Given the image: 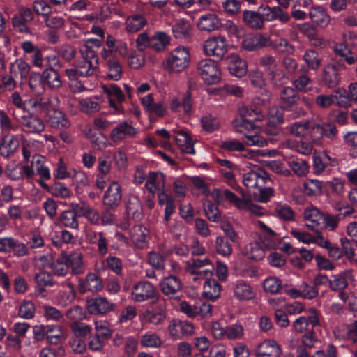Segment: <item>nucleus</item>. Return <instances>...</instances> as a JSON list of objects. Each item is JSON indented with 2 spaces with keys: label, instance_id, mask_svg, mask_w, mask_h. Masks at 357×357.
<instances>
[{
  "label": "nucleus",
  "instance_id": "obj_1",
  "mask_svg": "<svg viewBox=\"0 0 357 357\" xmlns=\"http://www.w3.org/2000/svg\"><path fill=\"white\" fill-rule=\"evenodd\" d=\"M289 132L296 137L303 138L307 135L316 146H322L324 138L335 140L338 130L333 123H317L309 120L295 122L289 128Z\"/></svg>",
  "mask_w": 357,
  "mask_h": 357
},
{
  "label": "nucleus",
  "instance_id": "obj_2",
  "mask_svg": "<svg viewBox=\"0 0 357 357\" xmlns=\"http://www.w3.org/2000/svg\"><path fill=\"white\" fill-rule=\"evenodd\" d=\"M299 100V93L292 87H284L280 93V107L283 111L292 112L293 119L303 116L306 113L304 108L297 106Z\"/></svg>",
  "mask_w": 357,
  "mask_h": 357
},
{
  "label": "nucleus",
  "instance_id": "obj_3",
  "mask_svg": "<svg viewBox=\"0 0 357 357\" xmlns=\"http://www.w3.org/2000/svg\"><path fill=\"white\" fill-rule=\"evenodd\" d=\"M190 54L186 47H178L171 52L166 59L165 68L173 72H181L188 67Z\"/></svg>",
  "mask_w": 357,
  "mask_h": 357
},
{
  "label": "nucleus",
  "instance_id": "obj_4",
  "mask_svg": "<svg viewBox=\"0 0 357 357\" xmlns=\"http://www.w3.org/2000/svg\"><path fill=\"white\" fill-rule=\"evenodd\" d=\"M199 74L207 84H216L220 82L221 72L218 64L212 59H204L197 64Z\"/></svg>",
  "mask_w": 357,
  "mask_h": 357
},
{
  "label": "nucleus",
  "instance_id": "obj_5",
  "mask_svg": "<svg viewBox=\"0 0 357 357\" xmlns=\"http://www.w3.org/2000/svg\"><path fill=\"white\" fill-rule=\"evenodd\" d=\"M344 64L340 61L336 63H328L324 66L322 70L321 80L324 86L328 89H333L337 86L341 81V77L339 71L345 69Z\"/></svg>",
  "mask_w": 357,
  "mask_h": 357
},
{
  "label": "nucleus",
  "instance_id": "obj_6",
  "mask_svg": "<svg viewBox=\"0 0 357 357\" xmlns=\"http://www.w3.org/2000/svg\"><path fill=\"white\" fill-rule=\"evenodd\" d=\"M204 53L208 56H213L220 60L227 52L226 39L222 36L208 38L204 45Z\"/></svg>",
  "mask_w": 357,
  "mask_h": 357
},
{
  "label": "nucleus",
  "instance_id": "obj_7",
  "mask_svg": "<svg viewBox=\"0 0 357 357\" xmlns=\"http://www.w3.org/2000/svg\"><path fill=\"white\" fill-rule=\"evenodd\" d=\"M258 11L261 17L262 22L279 21L282 24H287L291 20V16L280 6L271 7L268 5H261Z\"/></svg>",
  "mask_w": 357,
  "mask_h": 357
},
{
  "label": "nucleus",
  "instance_id": "obj_8",
  "mask_svg": "<svg viewBox=\"0 0 357 357\" xmlns=\"http://www.w3.org/2000/svg\"><path fill=\"white\" fill-rule=\"evenodd\" d=\"M159 300L160 295L155 287L148 281H140L134 284L132 289V298L136 302H144L156 297Z\"/></svg>",
  "mask_w": 357,
  "mask_h": 357
},
{
  "label": "nucleus",
  "instance_id": "obj_9",
  "mask_svg": "<svg viewBox=\"0 0 357 357\" xmlns=\"http://www.w3.org/2000/svg\"><path fill=\"white\" fill-rule=\"evenodd\" d=\"M310 315L300 317L292 323L293 331L296 333L307 332L320 324L318 312L315 308L309 310Z\"/></svg>",
  "mask_w": 357,
  "mask_h": 357
},
{
  "label": "nucleus",
  "instance_id": "obj_10",
  "mask_svg": "<svg viewBox=\"0 0 357 357\" xmlns=\"http://www.w3.org/2000/svg\"><path fill=\"white\" fill-rule=\"evenodd\" d=\"M34 18L33 14L31 8L26 7H21L19 8L17 13L15 14L11 19V23L16 31L22 33H30V29L27 26Z\"/></svg>",
  "mask_w": 357,
  "mask_h": 357
},
{
  "label": "nucleus",
  "instance_id": "obj_11",
  "mask_svg": "<svg viewBox=\"0 0 357 357\" xmlns=\"http://www.w3.org/2000/svg\"><path fill=\"white\" fill-rule=\"evenodd\" d=\"M80 52L82 60L77 61L76 66L81 76L89 77L94 75L99 66L98 54H93L91 52L89 53Z\"/></svg>",
  "mask_w": 357,
  "mask_h": 357
},
{
  "label": "nucleus",
  "instance_id": "obj_12",
  "mask_svg": "<svg viewBox=\"0 0 357 357\" xmlns=\"http://www.w3.org/2000/svg\"><path fill=\"white\" fill-rule=\"evenodd\" d=\"M271 45L270 37L260 33L248 35L241 41V47L249 52L257 51Z\"/></svg>",
  "mask_w": 357,
  "mask_h": 357
},
{
  "label": "nucleus",
  "instance_id": "obj_13",
  "mask_svg": "<svg viewBox=\"0 0 357 357\" xmlns=\"http://www.w3.org/2000/svg\"><path fill=\"white\" fill-rule=\"evenodd\" d=\"M211 196L216 203H220L224 198L228 199L231 203L235 204L238 208L248 207L251 200L243 197V199L238 198L234 192L229 190H225L222 192L219 189H214L211 192Z\"/></svg>",
  "mask_w": 357,
  "mask_h": 357
},
{
  "label": "nucleus",
  "instance_id": "obj_14",
  "mask_svg": "<svg viewBox=\"0 0 357 357\" xmlns=\"http://www.w3.org/2000/svg\"><path fill=\"white\" fill-rule=\"evenodd\" d=\"M160 291L169 298L177 297L183 288L181 280L175 275L164 278L159 284Z\"/></svg>",
  "mask_w": 357,
  "mask_h": 357
},
{
  "label": "nucleus",
  "instance_id": "obj_15",
  "mask_svg": "<svg viewBox=\"0 0 357 357\" xmlns=\"http://www.w3.org/2000/svg\"><path fill=\"white\" fill-rule=\"evenodd\" d=\"M270 181L268 173L262 169L252 170L243 174V182L248 188L255 190L262 184H266Z\"/></svg>",
  "mask_w": 357,
  "mask_h": 357
},
{
  "label": "nucleus",
  "instance_id": "obj_16",
  "mask_svg": "<svg viewBox=\"0 0 357 357\" xmlns=\"http://www.w3.org/2000/svg\"><path fill=\"white\" fill-rule=\"evenodd\" d=\"M21 123L23 130L28 133H40L45 129V124L42 119L36 116L29 114H22L17 118Z\"/></svg>",
  "mask_w": 357,
  "mask_h": 357
},
{
  "label": "nucleus",
  "instance_id": "obj_17",
  "mask_svg": "<svg viewBox=\"0 0 357 357\" xmlns=\"http://www.w3.org/2000/svg\"><path fill=\"white\" fill-rule=\"evenodd\" d=\"M88 311L91 314H103L114 310L115 305L106 298L96 297L86 300Z\"/></svg>",
  "mask_w": 357,
  "mask_h": 357
},
{
  "label": "nucleus",
  "instance_id": "obj_18",
  "mask_svg": "<svg viewBox=\"0 0 357 357\" xmlns=\"http://www.w3.org/2000/svg\"><path fill=\"white\" fill-rule=\"evenodd\" d=\"M78 282V290L80 294H84L86 291L98 292L103 288L100 278L94 273H89L84 280L79 278Z\"/></svg>",
  "mask_w": 357,
  "mask_h": 357
},
{
  "label": "nucleus",
  "instance_id": "obj_19",
  "mask_svg": "<svg viewBox=\"0 0 357 357\" xmlns=\"http://www.w3.org/2000/svg\"><path fill=\"white\" fill-rule=\"evenodd\" d=\"M280 346L273 340H266L260 343L255 351L256 357H276L281 356Z\"/></svg>",
  "mask_w": 357,
  "mask_h": 357
},
{
  "label": "nucleus",
  "instance_id": "obj_20",
  "mask_svg": "<svg viewBox=\"0 0 357 357\" xmlns=\"http://www.w3.org/2000/svg\"><path fill=\"white\" fill-rule=\"evenodd\" d=\"M121 189L120 185L113 181L103 197V204L110 208H116L121 200Z\"/></svg>",
  "mask_w": 357,
  "mask_h": 357
},
{
  "label": "nucleus",
  "instance_id": "obj_21",
  "mask_svg": "<svg viewBox=\"0 0 357 357\" xmlns=\"http://www.w3.org/2000/svg\"><path fill=\"white\" fill-rule=\"evenodd\" d=\"M242 22L248 28L259 31L262 30L265 24L262 22L261 17L258 11L245 10L242 13Z\"/></svg>",
  "mask_w": 357,
  "mask_h": 357
},
{
  "label": "nucleus",
  "instance_id": "obj_22",
  "mask_svg": "<svg viewBox=\"0 0 357 357\" xmlns=\"http://www.w3.org/2000/svg\"><path fill=\"white\" fill-rule=\"evenodd\" d=\"M221 26L220 20L213 13H207L201 16L197 22V27L200 31L209 33L219 29Z\"/></svg>",
  "mask_w": 357,
  "mask_h": 357
},
{
  "label": "nucleus",
  "instance_id": "obj_23",
  "mask_svg": "<svg viewBox=\"0 0 357 357\" xmlns=\"http://www.w3.org/2000/svg\"><path fill=\"white\" fill-rule=\"evenodd\" d=\"M210 264L211 261L208 258L204 259H193L192 263L186 262L185 270L191 275H199L203 278L211 277L213 275L212 271L209 269L199 270L200 268L209 265Z\"/></svg>",
  "mask_w": 357,
  "mask_h": 357
},
{
  "label": "nucleus",
  "instance_id": "obj_24",
  "mask_svg": "<svg viewBox=\"0 0 357 357\" xmlns=\"http://www.w3.org/2000/svg\"><path fill=\"white\" fill-rule=\"evenodd\" d=\"M137 133V130L127 121H123L114 128L111 133V139L116 142L127 137H133Z\"/></svg>",
  "mask_w": 357,
  "mask_h": 357
},
{
  "label": "nucleus",
  "instance_id": "obj_25",
  "mask_svg": "<svg viewBox=\"0 0 357 357\" xmlns=\"http://www.w3.org/2000/svg\"><path fill=\"white\" fill-rule=\"evenodd\" d=\"M126 213L134 221H139L143 218L142 205L136 196H130L126 204Z\"/></svg>",
  "mask_w": 357,
  "mask_h": 357
},
{
  "label": "nucleus",
  "instance_id": "obj_26",
  "mask_svg": "<svg viewBox=\"0 0 357 357\" xmlns=\"http://www.w3.org/2000/svg\"><path fill=\"white\" fill-rule=\"evenodd\" d=\"M68 264L72 275H81L85 272L83 255L79 251L67 253Z\"/></svg>",
  "mask_w": 357,
  "mask_h": 357
},
{
  "label": "nucleus",
  "instance_id": "obj_27",
  "mask_svg": "<svg viewBox=\"0 0 357 357\" xmlns=\"http://www.w3.org/2000/svg\"><path fill=\"white\" fill-rule=\"evenodd\" d=\"M324 213L315 206L305 208L303 217L311 222V225L307 224L306 227L312 230H314L316 227H321Z\"/></svg>",
  "mask_w": 357,
  "mask_h": 357
},
{
  "label": "nucleus",
  "instance_id": "obj_28",
  "mask_svg": "<svg viewBox=\"0 0 357 357\" xmlns=\"http://www.w3.org/2000/svg\"><path fill=\"white\" fill-rule=\"evenodd\" d=\"M206 279L204 284L203 296L211 301H215L220 296L222 287L215 279L211 277L204 278Z\"/></svg>",
  "mask_w": 357,
  "mask_h": 357
},
{
  "label": "nucleus",
  "instance_id": "obj_29",
  "mask_svg": "<svg viewBox=\"0 0 357 357\" xmlns=\"http://www.w3.org/2000/svg\"><path fill=\"white\" fill-rule=\"evenodd\" d=\"M19 147V141L14 136H5L0 143V153L2 156L8 158L13 155Z\"/></svg>",
  "mask_w": 357,
  "mask_h": 357
},
{
  "label": "nucleus",
  "instance_id": "obj_30",
  "mask_svg": "<svg viewBox=\"0 0 357 357\" xmlns=\"http://www.w3.org/2000/svg\"><path fill=\"white\" fill-rule=\"evenodd\" d=\"M41 79L52 89H57L62 86L59 74L52 68L43 70Z\"/></svg>",
  "mask_w": 357,
  "mask_h": 357
},
{
  "label": "nucleus",
  "instance_id": "obj_31",
  "mask_svg": "<svg viewBox=\"0 0 357 357\" xmlns=\"http://www.w3.org/2000/svg\"><path fill=\"white\" fill-rule=\"evenodd\" d=\"M309 15L312 22L321 27H326L330 22L329 15L321 7H312L310 10Z\"/></svg>",
  "mask_w": 357,
  "mask_h": 357
},
{
  "label": "nucleus",
  "instance_id": "obj_32",
  "mask_svg": "<svg viewBox=\"0 0 357 357\" xmlns=\"http://www.w3.org/2000/svg\"><path fill=\"white\" fill-rule=\"evenodd\" d=\"M234 296L238 300H251L255 294L250 284L243 280L238 281L234 289Z\"/></svg>",
  "mask_w": 357,
  "mask_h": 357
},
{
  "label": "nucleus",
  "instance_id": "obj_33",
  "mask_svg": "<svg viewBox=\"0 0 357 357\" xmlns=\"http://www.w3.org/2000/svg\"><path fill=\"white\" fill-rule=\"evenodd\" d=\"M175 141L178 146H180L182 152L188 154H195V151L194 149L193 140L183 130L177 132V135L175 137Z\"/></svg>",
  "mask_w": 357,
  "mask_h": 357
},
{
  "label": "nucleus",
  "instance_id": "obj_34",
  "mask_svg": "<svg viewBox=\"0 0 357 357\" xmlns=\"http://www.w3.org/2000/svg\"><path fill=\"white\" fill-rule=\"evenodd\" d=\"M160 185L162 188H165L163 174L151 172L149 174L145 186L148 191L152 194V198L154 197L156 190L160 188Z\"/></svg>",
  "mask_w": 357,
  "mask_h": 357
},
{
  "label": "nucleus",
  "instance_id": "obj_35",
  "mask_svg": "<svg viewBox=\"0 0 357 357\" xmlns=\"http://www.w3.org/2000/svg\"><path fill=\"white\" fill-rule=\"evenodd\" d=\"M190 24L183 19L176 20L172 26V31L176 38L186 39L190 37Z\"/></svg>",
  "mask_w": 357,
  "mask_h": 357
},
{
  "label": "nucleus",
  "instance_id": "obj_36",
  "mask_svg": "<svg viewBox=\"0 0 357 357\" xmlns=\"http://www.w3.org/2000/svg\"><path fill=\"white\" fill-rule=\"evenodd\" d=\"M52 268L54 274L58 276H64L69 272L66 252L63 251L56 261L52 263Z\"/></svg>",
  "mask_w": 357,
  "mask_h": 357
},
{
  "label": "nucleus",
  "instance_id": "obj_37",
  "mask_svg": "<svg viewBox=\"0 0 357 357\" xmlns=\"http://www.w3.org/2000/svg\"><path fill=\"white\" fill-rule=\"evenodd\" d=\"M192 105V100L190 91H186L182 98L181 102L177 98L172 100L169 107L173 112L179 111V108L182 107L185 113L188 114L190 112Z\"/></svg>",
  "mask_w": 357,
  "mask_h": 357
},
{
  "label": "nucleus",
  "instance_id": "obj_38",
  "mask_svg": "<svg viewBox=\"0 0 357 357\" xmlns=\"http://www.w3.org/2000/svg\"><path fill=\"white\" fill-rule=\"evenodd\" d=\"M245 255L250 259L260 261L265 257V250L259 245V243L256 241L250 243L245 247Z\"/></svg>",
  "mask_w": 357,
  "mask_h": 357
},
{
  "label": "nucleus",
  "instance_id": "obj_39",
  "mask_svg": "<svg viewBox=\"0 0 357 357\" xmlns=\"http://www.w3.org/2000/svg\"><path fill=\"white\" fill-rule=\"evenodd\" d=\"M228 69L231 75L241 77L247 73V64L245 61L240 59L238 56H234Z\"/></svg>",
  "mask_w": 357,
  "mask_h": 357
},
{
  "label": "nucleus",
  "instance_id": "obj_40",
  "mask_svg": "<svg viewBox=\"0 0 357 357\" xmlns=\"http://www.w3.org/2000/svg\"><path fill=\"white\" fill-rule=\"evenodd\" d=\"M335 56H340L349 65L355 63V59L357 57V53L352 52L347 46L339 44L334 47Z\"/></svg>",
  "mask_w": 357,
  "mask_h": 357
},
{
  "label": "nucleus",
  "instance_id": "obj_41",
  "mask_svg": "<svg viewBox=\"0 0 357 357\" xmlns=\"http://www.w3.org/2000/svg\"><path fill=\"white\" fill-rule=\"evenodd\" d=\"M203 208L205 214L209 221L218 222L221 218V213L218 206L211 201L206 199L203 201Z\"/></svg>",
  "mask_w": 357,
  "mask_h": 357
},
{
  "label": "nucleus",
  "instance_id": "obj_42",
  "mask_svg": "<svg viewBox=\"0 0 357 357\" xmlns=\"http://www.w3.org/2000/svg\"><path fill=\"white\" fill-rule=\"evenodd\" d=\"M86 316L85 309L79 305H74L66 312V317L71 324L80 322L85 319Z\"/></svg>",
  "mask_w": 357,
  "mask_h": 357
},
{
  "label": "nucleus",
  "instance_id": "obj_43",
  "mask_svg": "<svg viewBox=\"0 0 357 357\" xmlns=\"http://www.w3.org/2000/svg\"><path fill=\"white\" fill-rule=\"evenodd\" d=\"M215 250L223 257L230 256L233 250L231 241L223 236H218L215 240Z\"/></svg>",
  "mask_w": 357,
  "mask_h": 357
},
{
  "label": "nucleus",
  "instance_id": "obj_44",
  "mask_svg": "<svg viewBox=\"0 0 357 357\" xmlns=\"http://www.w3.org/2000/svg\"><path fill=\"white\" fill-rule=\"evenodd\" d=\"M146 24L144 17L139 15L128 17L126 20V29L129 32H137L142 29Z\"/></svg>",
  "mask_w": 357,
  "mask_h": 357
},
{
  "label": "nucleus",
  "instance_id": "obj_45",
  "mask_svg": "<svg viewBox=\"0 0 357 357\" xmlns=\"http://www.w3.org/2000/svg\"><path fill=\"white\" fill-rule=\"evenodd\" d=\"M333 96L335 97V102L337 105L342 107H350L353 100L350 98V95L343 88H337L333 91Z\"/></svg>",
  "mask_w": 357,
  "mask_h": 357
},
{
  "label": "nucleus",
  "instance_id": "obj_46",
  "mask_svg": "<svg viewBox=\"0 0 357 357\" xmlns=\"http://www.w3.org/2000/svg\"><path fill=\"white\" fill-rule=\"evenodd\" d=\"M266 184L259 185L252 192L255 200L260 202H266L270 197L273 196L274 190L273 188L266 187Z\"/></svg>",
  "mask_w": 357,
  "mask_h": 357
},
{
  "label": "nucleus",
  "instance_id": "obj_47",
  "mask_svg": "<svg viewBox=\"0 0 357 357\" xmlns=\"http://www.w3.org/2000/svg\"><path fill=\"white\" fill-rule=\"evenodd\" d=\"M57 55L67 62L71 61L76 55V50L70 44L64 43L55 48Z\"/></svg>",
  "mask_w": 357,
  "mask_h": 357
},
{
  "label": "nucleus",
  "instance_id": "obj_48",
  "mask_svg": "<svg viewBox=\"0 0 357 357\" xmlns=\"http://www.w3.org/2000/svg\"><path fill=\"white\" fill-rule=\"evenodd\" d=\"M303 59L307 66L312 70H318L321 63V58L318 52L313 50H307L303 55Z\"/></svg>",
  "mask_w": 357,
  "mask_h": 357
},
{
  "label": "nucleus",
  "instance_id": "obj_49",
  "mask_svg": "<svg viewBox=\"0 0 357 357\" xmlns=\"http://www.w3.org/2000/svg\"><path fill=\"white\" fill-rule=\"evenodd\" d=\"M289 167L298 176H303L307 174L309 170L307 162L302 159H294L288 162Z\"/></svg>",
  "mask_w": 357,
  "mask_h": 357
},
{
  "label": "nucleus",
  "instance_id": "obj_50",
  "mask_svg": "<svg viewBox=\"0 0 357 357\" xmlns=\"http://www.w3.org/2000/svg\"><path fill=\"white\" fill-rule=\"evenodd\" d=\"M151 48L156 50H163L169 43V37L165 33H158L151 38Z\"/></svg>",
  "mask_w": 357,
  "mask_h": 357
},
{
  "label": "nucleus",
  "instance_id": "obj_51",
  "mask_svg": "<svg viewBox=\"0 0 357 357\" xmlns=\"http://www.w3.org/2000/svg\"><path fill=\"white\" fill-rule=\"evenodd\" d=\"M109 79L118 81L121 78L122 67L119 61L109 59L107 63Z\"/></svg>",
  "mask_w": 357,
  "mask_h": 357
},
{
  "label": "nucleus",
  "instance_id": "obj_52",
  "mask_svg": "<svg viewBox=\"0 0 357 357\" xmlns=\"http://www.w3.org/2000/svg\"><path fill=\"white\" fill-rule=\"evenodd\" d=\"M322 183L317 179H309L304 184V190L308 196H317L322 194Z\"/></svg>",
  "mask_w": 357,
  "mask_h": 357
},
{
  "label": "nucleus",
  "instance_id": "obj_53",
  "mask_svg": "<svg viewBox=\"0 0 357 357\" xmlns=\"http://www.w3.org/2000/svg\"><path fill=\"white\" fill-rule=\"evenodd\" d=\"M146 228L140 225L134 227L131 231L132 241L138 247L143 248L146 243V235L144 233Z\"/></svg>",
  "mask_w": 357,
  "mask_h": 357
},
{
  "label": "nucleus",
  "instance_id": "obj_54",
  "mask_svg": "<svg viewBox=\"0 0 357 357\" xmlns=\"http://www.w3.org/2000/svg\"><path fill=\"white\" fill-rule=\"evenodd\" d=\"M345 333L342 338L352 344H357V319L344 325Z\"/></svg>",
  "mask_w": 357,
  "mask_h": 357
},
{
  "label": "nucleus",
  "instance_id": "obj_55",
  "mask_svg": "<svg viewBox=\"0 0 357 357\" xmlns=\"http://www.w3.org/2000/svg\"><path fill=\"white\" fill-rule=\"evenodd\" d=\"M213 306L210 303L197 300L194 303V310H196L197 316L200 315L202 318L210 317L212 316Z\"/></svg>",
  "mask_w": 357,
  "mask_h": 357
},
{
  "label": "nucleus",
  "instance_id": "obj_56",
  "mask_svg": "<svg viewBox=\"0 0 357 357\" xmlns=\"http://www.w3.org/2000/svg\"><path fill=\"white\" fill-rule=\"evenodd\" d=\"M35 311V305L31 301H24L19 307L18 315L23 319H31L34 317Z\"/></svg>",
  "mask_w": 357,
  "mask_h": 357
},
{
  "label": "nucleus",
  "instance_id": "obj_57",
  "mask_svg": "<svg viewBox=\"0 0 357 357\" xmlns=\"http://www.w3.org/2000/svg\"><path fill=\"white\" fill-rule=\"evenodd\" d=\"M60 221L65 227L73 229H76L78 227L77 215L71 209L66 210L61 214Z\"/></svg>",
  "mask_w": 357,
  "mask_h": 357
},
{
  "label": "nucleus",
  "instance_id": "obj_58",
  "mask_svg": "<svg viewBox=\"0 0 357 357\" xmlns=\"http://www.w3.org/2000/svg\"><path fill=\"white\" fill-rule=\"evenodd\" d=\"M140 343L144 347H159L162 341L155 333H146L141 337Z\"/></svg>",
  "mask_w": 357,
  "mask_h": 357
},
{
  "label": "nucleus",
  "instance_id": "obj_59",
  "mask_svg": "<svg viewBox=\"0 0 357 357\" xmlns=\"http://www.w3.org/2000/svg\"><path fill=\"white\" fill-rule=\"evenodd\" d=\"M340 220V215H331L325 213L321 227L330 231H334L338 225Z\"/></svg>",
  "mask_w": 357,
  "mask_h": 357
},
{
  "label": "nucleus",
  "instance_id": "obj_60",
  "mask_svg": "<svg viewBox=\"0 0 357 357\" xmlns=\"http://www.w3.org/2000/svg\"><path fill=\"white\" fill-rule=\"evenodd\" d=\"M264 288L266 291L271 294L280 293L282 288L281 280L275 277L268 278L264 282Z\"/></svg>",
  "mask_w": 357,
  "mask_h": 357
},
{
  "label": "nucleus",
  "instance_id": "obj_61",
  "mask_svg": "<svg viewBox=\"0 0 357 357\" xmlns=\"http://www.w3.org/2000/svg\"><path fill=\"white\" fill-rule=\"evenodd\" d=\"M275 211L277 215L284 220L292 221L294 220V211L287 205L278 204Z\"/></svg>",
  "mask_w": 357,
  "mask_h": 357
},
{
  "label": "nucleus",
  "instance_id": "obj_62",
  "mask_svg": "<svg viewBox=\"0 0 357 357\" xmlns=\"http://www.w3.org/2000/svg\"><path fill=\"white\" fill-rule=\"evenodd\" d=\"M50 192L54 196L60 198H68L72 195L70 190L60 182H55L51 186Z\"/></svg>",
  "mask_w": 357,
  "mask_h": 357
},
{
  "label": "nucleus",
  "instance_id": "obj_63",
  "mask_svg": "<svg viewBox=\"0 0 357 357\" xmlns=\"http://www.w3.org/2000/svg\"><path fill=\"white\" fill-rule=\"evenodd\" d=\"M259 66L265 70L266 74L277 68L275 58L269 54L261 56L259 61Z\"/></svg>",
  "mask_w": 357,
  "mask_h": 357
},
{
  "label": "nucleus",
  "instance_id": "obj_64",
  "mask_svg": "<svg viewBox=\"0 0 357 357\" xmlns=\"http://www.w3.org/2000/svg\"><path fill=\"white\" fill-rule=\"evenodd\" d=\"M267 75L271 83L276 87L284 85L287 79L284 72L278 68Z\"/></svg>",
  "mask_w": 357,
  "mask_h": 357
}]
</instances>
